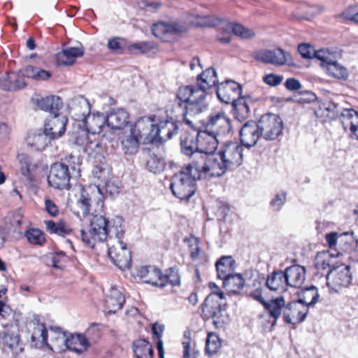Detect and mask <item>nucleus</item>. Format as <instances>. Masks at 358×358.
I'll return each instance as SVG.
<instances>
[{
    "instance_id": "obj_56",
    "label": "nucleus",
    "mask_w": 358,
    "mask_h": 358,
    "mask_svg": "<svg viewBox=\"0 0 358 358\" xmlns=\"http://www.w3.org/2000/svg\"><path fill=\"white\" fill-rule=\"evenodd\" d=\"M25 236L29 243L41 245L45 242L44 234L38 229H31L27 231Z\"/></svg>"
},
{
    "instance_id": "obj_46",
    "label": "nucleus",
    "mask_w": 358,
    "mask_h": 358,
    "mask_svg": "<svg viewBox=\"0 0 358 358\" xmlns=\"http://www.w3.org/2000/svg\"><path fill=\"white\" fill-rule=\"evenodd\" d=\"M152 120L149 117H143L137 120L136 124L131 127L130 130L135 131L136 134L142 138L146 131H150L154 127Z\"/></svg>"
},
{
    "instance_id": "obj_44",
    "label": "nucleus",
    "mask_w": 358,
    "mask_h": 358,
    "mask_svg": "<svg viewBox=\"0 0 358 358\" xmlns=\"http://www.w3.org/2000/svg\"><path fill=\"white\" fill-rule=\"evenodd\" d=\"M22 76L35 80H46L51 77V73L45 70L29 65L22 70Z\"/></svg>"
},
{
    "instance_id": "obj_27",
    "label": "nucleus",
    "mask_w": 358,
    "mask_h": 358,
    "mask_svg": "<svg viewBox=\"0 0 358 358\" xmlns=\"http://www.w3.org/2000/svg\"><path fill=\"white\" fill-rule=\"evenodd\" d=\"M129 117V113L122 108L113 109L106 115V124L112 129H121L128 124Z\"/></svg>"
},
{
    "instance_id": "obj_32",
    "label": "nucleus",
    "mask_w": 358,
    "mask_h": 358,
    "mask_svg": "<svg viewBox=\"0 0 358 358\" xmlns=\"http://www.w3.org/2000/svg\"><path fill=\"white\" fill-rule=\"evenodd\" d=\"M124 297L117 289L112 287L105 300L106 310L110 314L115 313L122 308Z\"/></svg>"
},
{
    "instance_id": "obj_16",
    "label": "nucleus",
    "mask_w": 358,
    "mask_h": 358,
    "mask_svg": "<svg viewBox=\"0 0 358 358\" xmlns=\"http://www.w3.org/2000/svg\"><path fill=\"white\" fill-rule=\"evenodd\" d=\"M67 121L68 120L66 116L57 113L45 120L43 129L50 136V138L54 141L59 138L64 134Z\"/></svg>"
},
{
    "instance_id": "obj_29",
    "label": "nucleus",
    "mask_w": 358,
    "mask_h": 358,
    "mask_svg": "<svg viewBox=\"0 0 358 358\" xmlns=\"http://www.w3.org/2000/svg\"><path fill=\"white\" fill-rule=\"evenodd\" d=\"M23 76L10 72L0 78V87L5 91H16L26 87Z\"/></svg>"
},
{
    "instance_id": "obj_15",
    "label": "nucleus",
    "mask_w": 358,
    "mask_h": 358,
    "mask_svg": "<svg viewBox=\"0 0 358 358\" xmlns=\"http://www.w3.org/2000/svg\"><path fill=\"white\" fill-rule=\"evenodd\" d=\"M108 256L112 262L121 270L129 268L131 264V256L126 243L118 241L117 247L108 249Z\"/></svg>"
},
{
    "instance_id": "obj_21",
    "label": "nucleus",
    "mask_w": 358,
    "mask_h": 358,
    "mask_svg": "<svg viewBox=\"0 0 358 358\" xmlns=\"http://www.w3.org/2000/svg\"><path fill=\"white\" fill-rule=\"evenodd\" d=\"M96 190L89 194L86 190L83 189L77 204L82 209L84 215H87L90 211L92 203L96 202L97 208L101 210L103 206V196L100 188L95 187Z\"/></svg>"
},
{
    "instance_id": "obj_45",
    "label": "nucleus",
    "mask_w": 358,
    "mask_h": 358,
    "mask_svg": "<svg viewBox=\"0 0 358 358\" xmlns=\"http://www.w3.org/2000/svg\"><path fill=\"white\" fill-rule=\"evenodd\" d=\"M323 69L329 76L333 78L344 80H347L348 78V71L347 69L340 64L338 62L329 64Z\"/></svg>"
},
{
    "instance_id": "obj_2",
    "label": "nucleus",
    "mask_w": 358,
    "mask_h": 358,
    "mask_svg": "<svg viewBox=\"0 0 358 358\" xmlns=\"http://www.w3.org/2000/svg\"><path fill=\"white\" fill-rule=\"evenodd\" d=\"M180 147L182 154L191 158L188 166L196 169H206L209 152H214L217 148L215 136L198 134L195 138L191 134H184L180 138Z\"/></svg>"
},
{
    "instance_id": "obj_23",
    "label": "nucleus",
    "mask_w": 358,
    "mask_h": 358,
    "mask_svg": "<svg viewBox=\"0 0 358 358\" xmlns=\"http://www.w3.org/2000/svg\"><path fill=\"white\" fill-rule=\"evenodd\" d=\"M69 113L76 121H86L90 114L91 107L87 99L82 96L73 98L69 104Z\"/></svg>"
},
{
    "instance_id": "obj_6",
    "label": "nucleus",
    "mask_w": 358,
    "mask_h": 358,
    "mask_svg": "<svg viewBox=\"0 0 358 358\" xmlns=\"http://www.w3.org/2000/svg\"><path fill=\"white\" fill-rule=\"evenodd\" d=\"M109 220L101 215H93L87 231H80L83 241L93 248L96 242H103L109 235Z\"/></svg>"
},
{
    "instance_id": "obj_35",
    "label": "nucleus",
    "mask_w": 358,
    "mask_h": 358,
    "mask_svg": "<svg viewBox=\"0 0 358 358\" xmlns=\"http://www.w3.org/2000/svg\"><path fill=\"white\" fill-rule=\"evenodd\" d=\"M141 138L136 134L135 131H129L125 134L121 141L122 150L125 155H133L139 148Z\"/></svg>"
},
{
    "instance_id": "obj_51",
    "label": "nucleus",
    "mask_w": 358,
    "mask_h": 358,
    "mask_svg": "<svg viewBox=\"0 0 358 358\" xmlns=\"http://www.w3.org/2000/svg\"><path fill=\"white\" fill-rule=\"evenodd\" d=\"M221 347V342L218 336L213 333L208 335L206 343V352L209 355H215Z\"/></svg>"
},
{
    "instance_id": "obj_31",
    "label": "nucleus",
    "mask_w": 358,
    "mask_h": 358,
    "mask_svg": "<svg viewBox=\"0 0 358 358\" xmlns=\"http://www.w3.org/2000/svg\"><path fill=\"white\" fill-rule=\"evenodd\" d=\"M286 279L283 271H274L267 275L266 286L271 291H285L287 287Z\"/></svg>"
},
{
    "instance_id": "obj_30",
    "label": "nucleus",
    "mask_w": 358,
    "mask_h": 358,
    "mask_svg": "<svg viewBox=\"0 0 358 358\" xmlns=\"http://www.w3.org/2000/svg\"><path fill=\"white\" fill-rule=\"evenodd\" d=\"M284 272L287 286L299 287L305 280L306 270L303 266L293 265L287 267Z\"/></svg>"
},
{
    "instance_id": "obj_8",
    "label": "nucleus",
    "mask_w": 358,
    "mask_h": 358,
    "mask_svg": "<svg viewBox=\"0 0 358 358\" xmlns=\"http://www.w3.org/2000/svg\"><path fill=\"white\" fill-rule=\"evenodd\" d=\"M0 340L2 350L10 354L13 358H17L24 351L23 344L20 342L19 330L16 325H6L0 331Z\"/></svg>"
},
{
    "instance_id": "obj_53",
    "label": "nucleus",
    "mask_w": 358,
    "mask_h": 358,
    "mask_svg": "<svg viewBox=\"0 0 358 358\" xmlns=\"http://www.w3.org/2000/svg\"><path fill=\"white\" fill-rule=\"evenodd\" d=\"M227 28L231 30L234 35L242 38H250L255 36V33L252 29L245 28L240 24L229 23L227 25Z\"/></svg>"
},
{
    "instance_id": "obj_49",
    "label": "nucleus",
    "mask_w": 358,
    "mask_h": 358,
    "mask_svg": "<svg viewBox=\"0 0 358 358\" xmlns=\"http://www.w3.org/2000/svg\"><path fill=\"white\" fill-rule=\"evenodd\" d=\"M108 226L109 234L114 235L118 241L123 236L124 231L122 227L123 219L120 216H115L111 220H109Z\"/></svg>"
},
{
    "instance_id": "obj_9",
    "label": "nucleus",
    "mask_w": 358,
    "mask_h": 358,
    "mask_svg": "<svg viewBox=\"0 0 358 358\" xmlns=\"http://www.w3.org/2000/svg\"><path fill=\"white\" fill-rule=\"evenodd\" d=\"M257 123L262 137L266 141L275 140L282 133L283 123L278 115L265 114L260 117Z\"/></svg>"
},
{
    "instance_id": "obj_52",
    "label": "nucleus",
    "mask_w": 358,
    "mask_h": 358,
    "mask_svg": "<svg viewBox=\"0 0 358 358\" xmlns=\"http://www.w3.org/2000/svg\"><path fill=\"white\" fill-rule=\"evenodd\" d=\"M336 55L335 52H330L329 50L321 49L317 51V57L321 61V66L324 69L329 64L337 62Z\"/></svg>"
},
{
    "instance_id": "obj_59",
    "label": "nucleus",
    "mask_w": 358,
    "mask_h": 358,
    "mask_svg": "<svg viewBox=\"0 0 358 358\" xmlns=\"http://www.w3.org/2000/svg\"><path fill=\"white\" fill-rule=\"evenodd\" d=\"M162 278H164V287L167 283L173 286L179 285L180 283V278L178 273L172 268L169 269L167 274L163 275L162 273Z\"/></svg>"
},
{
    "instance_id": "obj_20",
    "label": "nucleus",
    "mask_w": 358,
    "mask_h": 358,
    "mask_svg": "<svg viewBox=\"0 0 358 358\" xmlns=\"http://www.w3.org/2000/svg\"><path fill=\"white\" fill-rule=\"evenodd\" d=\"M239 136L242 146L250 148L255 145L262 136L258 123L253 121L245 122L240 130Z\"/></svg>"
},
{
    "instance_id": "obj_61",
    "label": "nucleus",
    "mask_w": 358,
    "mask_h": 358,
    "mask_svg": "<svg viewBox=\"0 0 358 358\" xmlns=\"http://www.w3.org/2000/svg\"><path fill=\"white\" fill-rule=\"evenodd\" d=\"M83 336L87 338V341L96 342L100 337V332L98 326L96 324H91L85 331Z\"/></svg>"
},
{
    "instance_id": "obj_12",
    "label": "nucleus",
    "mask_w": 358,
    "mask_h": 358,
    "mask_svg": "<svg viewBox=\"0 0 358 358\" xmlns=\"http://www.w3.org/2000/svg\"><path fill=\"white\" fill-rule=\"evenodd\" d=\"M178 127L172 121L164 120L159 124H154L152 129L148 134V141L153 143L154 141L164 142L169 140L177 133Z\"/></svg>"
},
{
    "instance_id": "obj_26",
    "label": "nucleus",
    "mask_w": 358,
    "mask_h": 358,
    "mask_svg": "<svg viewBox=\"0 0 358 358\" xmlns=\"http://www.w3.org/2000/svg\"><path fill=\"white\" fill-rule=\"evenodd\" d=\"M331 255L327 252H320L315 257V274L325 276L327 285H330V277L334 271V268H331Z\"/></svg>"
},
{
    "instance_id": "obj_39",
    "label": "nucleus",
    "mask_w": 358,
    "mask_h": 358,
    "mask_svg": "<svg viewBox=\"0 0 358 358\" xmlns=\"http://www.w3.org/2000/svg\"><path fill=\"white\" fill-rule=\"evenodd\" d=\"M286 306L284 297L280 296L271 299L265 303L264 308L267 310L271 317L274 319V324L280 317L282 309Z\"/></svg>"
},
{
    "instance_id": "obj_7",
    "label": "nucleus",
    "mask_w": 358,
    "mask_h": 358,
    "mask_svg": "<svg viewBox=\"0 0 358 358\" xmlns=\"http://www.w3.org/2000/svg\"><path fill=\"white\" fill-rule=\"evenodd\" d=\"M191 89L192 93L190 94V102L185 106L184 121L187 125L193 127L192 120L189 117H192L206 111L208 106L206 102V88L196 83V85H191Z\"/></svg>"
},
{
    "instance_id": "obj_3",
    "label": "nucleus",
    "mask_w": 358,
    "mask_h": 358,
    "mask_svg": "<svg viewBox=\"0 0 358 358\" xmlns=\"http://www.w3.org/2000/svg\"><path fill=\"white\" fill-rule=\"evenodd\" d=\"M106 124V116L103 113H93L87 117L83 126L85 129H80L76 133L74 143L80 146L83 152L92 155L99 148L100 142L97 138L99 134Z\"/></svg>"
},
{
    "instance_id": "obj_1",
    "label": "nucleus",
    "mask_w": 358,
    "mask_h": 358,
    "mask_svg": "<svg viewBox=\"0 0 358 358\" xmlns=\"http://www.w3.org/2000/svg\"><path fill=\"white\" fill-rule=\"evenodd\" d=\"M243 146L237 142L225 143L217 154L209 152L206 169L210 177H220L243 162Z\"/></svg>"
},
{
    "instance_id": "obj_41",
    "label": "nucleus",
    "mask_w": 358,
    "mask_h": 358,
    "mask_svg": "<svg viewBox=\"0 0 358 358\" xmlns=\"http://www.w3.org/2000/svg\"><path fill=\"white\" fill-rule=\"evenodd\" d=\"M196 83L206 90L215 86L218 83L215 69L213 68H208L203 71L197 76Z\"/></svg>"
},
{
    "instance_id": "obj_58",
    "label": "nucleus",
    "mask_w": 358,
    "mask_h": 358,
    "mask_svg": "<svg viewBox=\"0 0 358 358\" xmlns=\"http://www.w3.org/2000/svg\"><path fill=\"white\" fill-rule=\"evenodd\" d=\"M349 235V233H343L338 235L337 232H331L326 234L325 241L331 249L336 248L338 242H342L343 239Z\"/></svg>"
},
{
    "instance_id": "obj_64",
    "label": "nucleus",
    "mask_w": 358,
    "mask_h": 358,
    "mask_svg": "<svg viewBox=\"0 0 358 358\" xmlns=\"http://www.w3.org/2000/svg\"><path fill=\"white\" fill-rule=\"evenodd\" d=\"M150 47L146 42L134 43L128 47V50L131 54L144 53L149 50Z\"/></svg>"
},
{
    "instance_id": "obj_38",
    "label": "nucleus",
    "mask_w": 358,
    "mask_h": 358,
    "mask_svg": "<svg viewBox=\"0 0 358 358\" xmlns=\"http://www.w3.org/2000/svg\"><path fill=\"white\" fill-rule=\"evenodd\" d=\"M223 286L229 292L237 293L239 292L244 287L245 281L240 273H231L226 278L222 279Z\"/></svg>"
},
{
    "instance_id": "obj_43",
    "label": "nucleus",
    "mask_w": 358,
    "mask_h": 358,
    "mask_svg": "<svg viewBox=\"0 0 358 358\" xmlns=\"http://www.w3.org/2000/svg\"><path fill=\"white\" fill-rule=\"evenodd\" d=\"M234 264V261L231 256L222 257L215 264L217 277L222 280L231 273Z\"/></svg>"
},
{
    "instance_id": "obj_4",
    "label": "nucleus",
    "mask_w": 358,
    "mask_h": 358,
    "mask_svg": "<svg viewBox=\"0 0 358 358\" xmlns=\"http://www.w3.org/2000/svg\"><path fill=\"white\" fill-rule=\"evenodd\" d=\"M208 177L210 176L206 169L185 166L179 173L173 175L170 187L175 196L181 200H187L196 192V181Z\"/></svg>"
},
{
    "instance_id": "obj_54",
    "label": "nucleus",
    "mask_w": 358,
    "mask_h": 358,
    "mask_svg": "<svg viewBox=\"0 0 358 358\" xmlns=\"http://www.w3.org/2000/svg\"><path fill=\"white\" fill-rule=\"evenodd\" d=\"M48 258L50 261L48 264L58 269H62L64 267V264L67 259L66 253L63 251L51 253L48 256Z\"/></svg>"
},
{
    "instance_id": "obj_13",
    "label": "nucleus",
    "mask_w": 358,
    "mask_h": 358,
    "mask_svg": "<svg viewBox=\"0 0 358 358\" xmlns=\"http://www.w3.org/2000/svg\"><path fill=\"white\" fill-rule=\"evenodd\" d=\"M255 58L264 64L284 65L290 60V55L280 48L261 50L254 55Z\"/></svg>"
},
{
    "instance_id": "obj_40",
    "label": "nucleus",
    "mask_w": 358,
    "mask_h": 358,
    "mask_svg": "<svg viewBox=\"0 0 358 358\" xmlns=\"http://www.w3.org/2000/svg\"><path fill=\"white\" fill-rule=\"evenodd\" d=\"M133 350L136 358H152L153 350L145 339H138L133 342Z\"/></svg>"
},
{
    "instance_id": "obj_37",
    "label": "nucleus",
    "mask_w": 358,
    "mask_h": 358,
    "mask_svg": "<svg viewBox=\"0 0 358 358\" xmlns=\"http://www.w3.org/2000/svg\"><path fill=\"white\" fill-rule=\"evenodd\" d=\"M249 98L241 96L234 101L232 105V112L234 118L239 122H243L250 116Z\"/></svg>"
},
{
    "instance_id": "obj_60",
    "label": "nucleus",
    "mask_w": 358,
    "mask_h": 358,
    "mask_svg": "<svg viewBox=\"0 0 358 358\" xmlns=\"http://www.w3.org/2000/svg\"><path fill=\"white\" fill-rule=\"evenodd\" d=\"M298 51L303 58L312 59L317 57V51L314 48L307 43H302L298 46Z\"/></svg>"
},
{
    "instance_id": "obj_22",
    "label": "nucleus",
    "mask_w": 358,
    "mask_h": 358,
    "mask_svg": "<svg viewBox=\"0 0 358 358\" xmlns=\"http://www.w3.org/2000/svg\"><path fill=\"white\" fill-rule=\"evenodd\" d=\"M185 31V27L177 22H159L152 27V32L155 36L168 41L170 36H176Z\"/></svg>"
},
{
    "instance_id": "obj_11",
    "label": "nucleus",
    "mask_w": 358,
    "mask_h": 358,
    "mask_svg": "<svg viewBox=\"0 0 358 358\" xmlns=\"http://www.w3.org/2000/svg\"><path fill=\"white\" fill-rule=\"evenodd\" d=\"M206 127L213 133L225 136L231 130L230 118L224 111H213L208 117Z\"/></svg>"
},
{
    "instance_id": "obj_18",
    "label": "nucleus",
    "mask_w": 358,
    "mask_h": 358,
    "mask_svg": "<svg viewBox=\"0 0 358 358\" xmlns=\"http://www.w3.org/2000/svg\"><path fill=\"white\" fill-rule=\"evenodd\" d=\"M308 313L306 306L296 301L288 303L283 310V318L286 323L296 324L303 322Z\"/></svg>"
},
{
    "instance_id": "obj_28",
    "label": "nucleus",
    "mask_w": 358,
    "mask_h": 358,
    "mask_svg": "<svg viewBox=\"0 0 358 358\" xmlns=\"http://www.w3.org/2000/svg\"><path fill=\"white\" fill-rule=\"evenodd\" d=\"M341 121L343 129L350 127V137L358 140V113L354 109H344L341 114Z\"/></svg>"
},
{
    "instance_id": "obj_63",
    "label": "nucleus",
    "mask_w": 358,
    "mask_h": 358,
    "mask_svg": "<svg viewBox=\"0 0 358 358\" xmlns=\"http://www.w3.org/2000/svg\"><path fill=\"white\" fill-rule=\"evenodd\" d=\"M341 15L344 19L358 22V5L350 6Z\"/></svg>"
},
{
    "instance_id": "obj_57",
    "label": "nucleus",
    "mask_w": 358,
    "mask_h": 358,
    "mask_svg": "<svg viewBox=\"0 0 358 358\" xmlns=\"http://www.w3.org/2000/svg\"><path fill=\"white\" fill-rule=\"evenodd\" d=\"M192 93L191 85L182 86L178 88L176 98L179 101L178 105L181 107L182 104H189L190 102V94Z\"/></svg>"
},
{
    "instance_id": "obj_5",
    "label": "nucleus",
    "mask_w": 358,
    "mask_h": 358,
    "mask_svg": "<svg viewBox=\"0 0 358 358\" xmlns=\"http://www.w3.org/2000/svg\"><path fill=\"white\" fill-rule=\"evenodd\" d=\"M224 299L223 292H213L207 296L203 303V318L206 320H213V323L217 327H221L228 322V316L224 309Z\"/></svg>"
},
{
    "instance_id": "obj_36",
    "label": "nucleus",
    "mask_w": 358,
    "mask_h": 358,
    "mask_svg": "<svg viewBox=\"0 0 358 358\" xmlns=\"http://www.w3.org/2000/svg\"><path fill=\"white\" fill-rule=\"evenodd\" d=\"M319 294L316 287L312 285L304 287L298 292V300L300 304L306 306L307 308L314 306L318 301Z\"/></svg>"
},
{
    "instance_id": "obj_42",
    "label": "nucleus",
    "mask_w": 358,
    "mask_h": 358,
    "mask_svg": "<svg viewBox=\"0 0 358 358\" xmlns=\"http://www.w3.org/2000/svg\"><path fill=\"white\" fill-rule=\"evenodd\" d=\"M31 340L37 348H41L48 344V330L43 324L38 322L34 326Z\"/></svg>"
},
{
    "instance_id": "obj_55",
    "label": "nucleus",
    "mask_w": 358,
    "mask_h": 358,
    "mask_svg": "<svg viewBox=\"0 0 358 358\" xmlns=\"http://www.w3.org/2000/svg\"><path fill=\"white\" fill-rule=\"evenodd\" d=\"M287 201V192L281 190L276 193L270 201V208L273 211L279 212Z\"/></svg>"
},
{
    "instance_id": "obj_24",
    "label": "nucleus",
    "mask_w": 358,
    "mask_h": 358,
    "mask_svg": "<svg viewBox=\"0 0 358 358\" xmlns=\"http://www.w3.org/2000/svg\"><path fill=\"white\" fill-rule=\"evenodd\" d=\"M31 101L40 110L48 112L51 115L59 113V110L63 106L62 99L54 95L45 97L37 95L31 98Z\"/></svg>"
},
{
    "instance_id": "obj_48",
    "label": "nucleus",
    "mask_w": 358,
    "mask_h": 358,
    "mask_svg": "<svg viewBox=\"0 0 358 358\" xmlns=\"http://www.w3.org/2000/svg\"><path fill=\"white\" fill-rule=\"evenodd\" d=\"M146 166L149 171L153 173L162 172L165 167L164 161L153 153L148 154L146 161Z\"/></svg>"
},
{
    "instance_id": "obj_33",
    "label": "nucleus",
    "mask_w": 358,
    "mask_h": 358,
    "mask_svg": "<svg viewBox=\"0 0 358 358\" xmlns=\"http://www.w3.org/2000/svg\"><path fill=\"white\" fill-rule=\"evenodd\" d=\"M84 50L80 47H71L63 50L57 55V62L59 65H72L77 57L83 56Z\"/></svg>"
},
{
    "instance_id": "obj_62",
    "label": "nucleus",
    "mask_w": 358,
    "mask_h": 358,
    "mask_svg": "<svg viewBox=\"0 0 358 358\" xmlns=\"http://www.w3.org/2000/svg\"><path fill=\"white\" fill-rule=\"evenodd\" d=\"M124 43V41L120 38H114L108 40V48L111 51L120 54L123 52Z\"/></svg>"
},
{
    "instance_id": "obj_17",
    "label": "nucleus",
    "mask_w": 358,
    "mask_h": 358,
    "mask_svg": "<svg viewBox=\"0 0 358 358\" xmlns=\"http://www.w3.org/2000/svg\"><path fill=\"white\" fill-rule=\"evenodd\" d=\"M241 85L233 80H226L220 83L217 88L218 99L225 103H233L241 94Z\"/></svg>"
},
{
    "instance_id": "obj_19",
    "label": "nucleus",
    "mask_w": 358,
    "mask_h": 358,
    "mask_svg": "<svg viewBox=\"0 0 358 358\" xmlns=\"http://www.w3.org/2000/svg\"><path fill=\"white\" fill-rule=\"evenodd\" d=\"M351 267L348 265H340L334 268L330 277V285L332 289L338 290L342 287H348L352 281Z\"/></svg>"
},
{
    "instance_id": "obj_14",
    "label": "nucleus",
    "mask_w": 358,
    "mask_h": 358,
    "mask_svg": "<svg viewBox=\"0 0 358 358\" xmlns=\"http://www.w3.org/2000/svg\"><path fill=\"white\" fill-rule=\"evenodd\" d=\"M52 140L44 129H38L28 131L25 138V143L31 151L41 152L51 145Z\"/></svg>"
},
{
    "instance_id": "obj_34",
    "label": "nucleus",
    "mask_w": 358,
    "mask_h": 358,
    "mask_svg": "<svg viewBox=\"0 0 358 358\" xmlns=\"http://www.w3.org/2000/svg\"><path fill=\"white\" fill-rule=\"evenodd\" d=\"M62 339L69 350L76 352L78 354L85 352L89 346L87 338L83 336V334L71 335L68 338H64L62 336Z\"/></svg>"
},
{
    "instance_id": "obj_50",
    "label": "nucleus",
    "mask_w": 358,
    "mask_h": 358,
    "mask_svg": "<svg viewBox=\"0 0 358 358\" xmlns=\"http://www.w3.org/2000/svg\"><path fill=\"white\" fill-rule=\"evenodd\" d=\"M337 105L333 102H325L320 105L318 110L315 111V114L334 119L337 116Z\"/></svg>"
},
{
    "instance_id": "obj_10",
    "label": "nucleus",
    "mask_w": 358,
    "mask_h": 358,
    "mask_svg": "<svg viewBox=\"0 0 358 358\" xmlns=\"http://www.w3.org/2000/svg\"><path fill=\"white\" fill-rule=\"evenodd\" d=\"M71 173L69 166L63 163L53 164L48 176V185L58 189H69Z\"/></svg>"
},
{
    "instance_id": "obj_47",
    "label": "nucleus",
    "mask_w": 358,
    "mask_h": 358,
    "mask_svg": "<svg viewBox=\"0 0 358 358\" xmlns=\"http://www.w3.org/2000/svg\"><path fill=\"white\" fill-rule=\"evenodd\" d=\"M44 224H45L47 231L51 234H56L64 236L71 231V229L62 222L56 223L52 220H45L44 221Z\"/></svg>"
},
{
    "instance_id": "obj_25",
    "label": "nucleus",
    "mask_w": 358,
    "mask_h": 358,
    "mask_svg": "<svg viewBox=\"0 0 358 358\" xmlns=\"http://www.w3.org/2000/svg\"><path fill=\"white\" fill-rule=\"evenodd\" d=\"M136 275L145 283L164 287V278H162L161 271L155 266H141L138 269Z\"/></svg>"
}]
</instances>
